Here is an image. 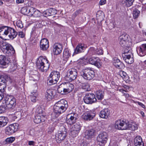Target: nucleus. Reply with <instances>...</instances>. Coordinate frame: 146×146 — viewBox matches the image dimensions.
Here are the masks:
<instances>
[{"mask_svg":"<svg viewBox=\"0 0 146 146\" xmlns=\"http://www.w3.org/2000/svg\"><path fill=\"white\" fill-rule=\"evenodd\" d=\"M0 48L3 52L8 56H11L15 52V50L11 45L6 42H3Z\"/></svg>","mask_w":146,"mask_h":146,"instance_id":"423d86ee","label":"nucleus"},{"mask_svg":"<svg viewBox=\"0 0 146 146\" xmlns=\"http://www.w3.org/2000/svg\"><path fill=\"white\" fill-rule=\"evenodd\" d=\"M134 142L135 146H144L142 139L140 136H137L135 137Z\"/></svg>","mask_w":146,"mask_h":146,"instance_id":"bb28decb","label":"nucleus"},{"mask_svg":"<svg viewBox=\"0 0 146 146\" xmlns=\"http://www.w3.org/2000/svg\"><path fill=\"white\" fill-rule=\"evenodd\" d=\"M140 113L141 115H142L143 117H145V113L143 111H140Z\"/></svg>","mask_w":146,"mask_h":146,"instance_id":"338daca9","label":"nucleus"},{"mask_svg":"<svg viewBox=\"0 0 146 146\" xmlns=\"http://www.w3.org/2000/svg\"><path fill=\"white\" fill-rule=\"evenodd\" d=\"M24 1V0H16V3L18 4L21 3H23Z\"/></svg>","mask_w":146,"mask_h":146,"instance_id":"69168bd1","label":"nucleus"},{"mask_svg":"<svg viewBox=\"0 0 146 146\" xmlns=\"http://www.w3.org/2000/svg\"><path fill=\"white\" fill-rule=\"evenodd\" d=\"M18 35L19 37L22 38H23L25 36L24 33L21 31L19 32Z\"/></svg>","mask_w":146,"mask_h":146,"instance_id":"680f3d73","label":"nucleus"},{"mask_svg":"<svg viewBox=\"0 0 146 146\" xmlns=\"http://www.w3.org/2000/svg\"><path fill=\"white\" fill-rule=\"evenodd\" d=\"M18 126L16 124H13L7 127L5 129V133L8 135L12 134L17 131L18 129Z\"/></svg>","mask_w":146,"mask_h":146,"instance_id":"2eb2a0df","label":"nucleus"},{"mask_svg":"<svg viewBox=\"0 0 146 146\" xmlns=\"http://www.w3.org/2000/svg\"><path fill=\"white\" fill-rule=\"evenodd\" d=\"M81 125L80 123L79 122L75 124L73 126L71 129L72 130H74L76 131L79 132L81 130Z\"/></svg>","mask_w":146,"mask_h":146,"instance_id":"c9c22d12","label":"nucleus"},{"mask_svg":"<svg viewBox=\"0 0 146 146\" xmlns=\"http://www.w3.org/2000/svg\"><path fill=\"white\" fill-rule=\"evenodd\" d=\"M41 12L36 9L32 16L35 17H39L41 15Z\"/></svg>","mask_w":146,"mask_h":146,"instance_id":"8fccbe9b","label":"nucleus"},{"mask_svg":"<svg viewBox=\"0 0 146 146\" xmlns=\"http://www.w3.org/2000/svg\"><path fill=\"white\" fill-rule=\"evenodd\" d=\"M82 88L85 91H89L90 90L89 85L88 83H84L82 84Z\"/></svg>","mask_w":146,"mask_h":146,"instance_id":"4c0bfd02","label":"nucleus"},{"mask_svg":"<svg viewBox=\"0 0 146 146\" xmlns=\"http://www.w3.org/2000/svg\"><path fill=\"white\" fill-rule=\"evenodd\" d=\"M80 75L84 79L90 80L94 77L95 72L93 68H88L83 69L80 72Z\"/></svg>","mask_w":146,"mask_h":146,"instance_id":"0eeeda50","label":"nucleus"},{"mask_svg":"<svg viewBox=\"0 0 146 146\" xmlns=\"http://www.w3.org/2000/svg\"><path fill=\"white\" fill-rule=\"evenodd\" d=\"M54 90L52 89L47 90L45 93V97L48 101H50L54 96Z\"/></svg>","mask_w":146,"mask_h":146,"instance_id":"a878e982","label":"nucleus"},{"mask_svg":"<svg viewBox=\"0 0 146 146\" xmlns=\"http://www.w3.org/2000/svg\"><path fill=\"white\" fill-rule=\"evenodd\" d=\"M60 73L56 71H53L48 77L47 82L50 85L56 83L60 77Z\"/></svg>","mask_w":146,"mask_h":146,"instance_id":"6e6552de","label":"nucleus"},{"mask_svg":"<svg viewBox=\"0 0 146 146\" xmlns=\"http://www.w3.org/2000/svg\"><path fill=\"white\" fill-rule=\"evenodd\" d=\"M36 9L33 7H29L28 16H32L33 15Z\"/></svg>","mask_w":146,"mask_h":146,"instance_id":"49530a36","label":"nucleus"},{"mask_svg":"<svg viewBox=\"0 0 146 146\" xmlns=\"http://www.w3.org/2000/svg\"><path fill=\"white\" fill-rule=\"evenodd\" d=\"M57 11L55 9L50 8L43 11L42 14L44 17H47L48 16L55 15L57 14Z\"/></svg>","mask_w":146,"mask_h":146,"instance_id":"aec40b11","label":"nucleus"},{"mask_svg":"<svg viewBox=\"0 0 146 146\" xmlns=\"http://www.w3.org/2000/svg\"><path fill=\"white\" fill-rule=\"evenodd\" d=\"M110 111L108 109H104L101 110L99 113L100 117L102 118L107 119L110 114Z\"/></svg>","mask_w":146,"mask_h":146,"instance_id":"b1692460","label":"nucleus"},{"mask_svg":"<svg viewBox=\"0 0 146 146\" xmlns=\"http://www.w3.org/2000/svg\"><path fill=\"white\" fill-rule=\"evenodd\" d=\"M82 11V9H80L76 10L72 15V17L75 18L77 15L80 13Z\"/></svg>","mask_w":146,"mask_h":146,"instance_id":"864d4df0","label":"nucleus"},{"mask_svg":"<svg viewBox=\"0 0 146 146\" xmlns=\"http://www.w3.org/2000/svg\"><path fill=\"white\" fill-rule=\"evenodd\" d=\"M104 92L99 90L96 92V96L98 100H102L104 97Z\"/></svg>","mask_w":146,"mask_h":146,"instance_id":"473e14b6","label":"nucleus"},{"mask_svg":"<svg viewBox=\"0 0 146 146\" xmlns=\"http://www.w3.org/2000/svg\"><path fill=\"white\" fill-rule=\"evenodd\" d=\"M42 44L49 45L48 40L46 38H43L40 41V44Z\"/></svg>","mask_w":146,"mask_h":146,"instance_id":"3c124183","label":"nucleus"},{"mask_svg":"<svg viewBox=\"0 0 146 146\" xmlns=\"http://www.w3.org/2000/svg\"><path fill=\"white\" fill-rule=\"evenodd\" d=\"M96 50L93 47H91L88 50V53L90 55L96 54Z\"/></svg>","mask_w":146,"mask_h":146,"instance_id":"37998d69","label":"nucleus"},{"mask_svg":"<svg viewBox=\"0 0 146 146\" xmlns=\"http://www.w3.org/2000/svg\"><path fill=\"white\" fill-rule=\"evenodd\" d=\"M132 54L131 53V54L129 53H125L124 52L122 54V56L123 58L124 57V56H125V57L128 56H132Z\"/></svg>","mask_w":146,"mask_h":146,"instance_id":"bf43d9fd","label":"nucleus"},{"mask_svg":"<svg viewBox=\"0 0 146 146\" xmlns=\"http://www.w3.org/2000/svg\"><path fill=\"white\" fill-rule=\"evenodd\" d=\"M113 63L114 65L117 68L122 69L125 67L124 64L117 58H114Z\"/></svg>","mask_w":146,"mask_h":146,"instance_id":"5701e85b","label":"nucleus"},{"mask_svg":"<svg viewBox=\"0 0 146 146\" xmlns=\"http://www.w3.org/2000/svg\"><path fill=\"white\" fill-rule=\"evenodd\" d=\"M36 66L40 70L43 72L49 69L50 64L46 58L40 56L36 61Z\"/></svg>","mask_w":146,"mask_h":146,"instance_id":"20e7f679","label":"nucleus"},{"mask_svg":"<svg viewBox=\"0 0 146 146\" xmlns=\"http://www.w3.org/2000/svg\"><path fill=\"white\" fill-rule=\"evenodd\" d=\"M5 106H0V114L5 112Z\"/></svg>","mask_w":146,"mask_h":146,"instance_id":"4d7b16f0","label":"nucleus"},{"mask_svg":"<svg viewBox=\"0 0 146 146\" xmlns=\"http://www.w3.org/2000/svg\"><path fill=\"white\" fill-rule=\"evenodd\" d=\"M8 122V118L4 116L0 117V128L6 126Z\"/></svg>","mask_w":146,"mask_h":146,"instance_id":"cd10ccee","label":"nucleus"},{"mask_svg":"<svg viewBox=\"0 0 146 146\" xmlns=\"http://www.w3.org/2000/svg\"><path fill=\"white\" fill-rule=\"evenodd\" d=\"M94 132L95 131L93 129L86 130L85 132V137L88 139L91 138Z\"/></svg>","mask_w":146,"mask_h":146,"instance_id":"c85d7f7f","label":"nucleus"},{"mask_svg":"<svg viewBox=\"0 0 146 146\" xmlns=\"http://www.w3.org/2000/svg\"><path fill=\"white\" fill-rule=\"evenodd\" d=\"M84 102L88 104H91L96 102L97 100L95 95L93 93L86 94L83 99Z\"/></svg>","mask_w":146,"mask_h":146,"instance_id":"f8f14e48","label":"nucleus"},{"mask_svg":"<svg viewBox=\"0 0 146 146\" xmlns=\"http://www.w3.org/2000/svg\"><path fill=\"white\" fill-rule=\"evenodd\" d=\"M44 115H40L36 114L35 116V119H34V122L36 123H40L42 121H44Z\"/></svg>","mask_w":146,"mask_h":146,"instance_id":"c756f323","label":"nucleus"},{"mask_svg":"<svg viewBox=\"0 0 146 146\" xmlns=\"http://www.w3.org/2000/svg\"><path fill=\"white\" fill-rule=\"evenodd\" d=\"M77 75L76 69L72 68L69 70L67 71V74L64 77V79L66 81L71 82L76 78Z\"/></svg>","mask_w":146,"mask_h":146,"instance_id":"1a4fd4ad","label":"nucleus"},{"mask_svg":"<svg viewBox=\"0 0 146 146\" xmlns=\"http://www.w3.org/2000/svg\"><path fill=\"white\" fill-rule=\"evenodd\" d=\"M124 56V57L123 58V59L126 63L131 64L133 62L134 60L132 55L126 57H125V56Z\"/></svg>","mask_w":146,"mask_h":146,"instance_id":"2f4dec72","label":"nucleus"},{"mask_svg":"<svg viewBox=\"0 0 146 146\" xmlns=\"http://www.w3.org/2000/svg\"><path fill=\"white\" fill-rule=\"evenodd\" d=\"M96 115V112L94 110H90L84 113L82 116L84 120L90 121L93 119Z\"/></svg>","mask_w":146,"mask_h":146,"instance_id":"ddd939ff","label":"nucleus"},{"mask_svg":"<svg viewBox=\"0 0 146 146\" xmlns=\"http://www.w3.org/2000/svg\"><path fill=\"white\" fill-rule=\"evenodd\" d=\"M9 62L6 56L3 55H0V64L2 65L6 66L8 64Z\"/></svg>","mask_w":146,"mask_h":146,"instance_id":"7c9ffc66","label":"nucleus"},{"mask_svg":"<svg viewBox=\"0 0 146 146\" xmlns=\"http://www.w3.org/2000/svg\"><path fill=\"white\" fill-rule=\"evenodd\" d=\"M36 112L37 113V114L40 115H44L43 111L42 109L40 106H38L36 110Z\"/></svg>","mask_w":146,"mask_h":146,"instance_id":"a18cd8bd","label":"nucleus"},{"mask_svg":"<svg viewBox=\"0 0 146 146\" xmlns=\"http://www.w3.org/2000/svg\"><path fill=\"white\" fill-rule=\"evenodd\" d=\"M35 142L34 141H28V145H29L34 146L35 145Z\"/></svg>","mask_w":146,"mask_h":146,"instance_id":"052dcab7","label":"nucleus"},{"mask_svg":"<svg viewBox=\"0 0 146 146\" xmlns=\"http://www.w3.org/2000/svg\"><path fill=\"white\" fill-rule=\"evenodd\" d=\"M15 140V138L13 137H11L7 138L5 140L7 143H11Z\"/></svg>","mask_w":146,"mask_h":146,"instance_id":"09e8293b","label":"nucleus"},{"mask_svg":"<svg viewBox=\"0 0 146 146\" xmlns=\"http://www.w3.org/2000/svg\"><path fill=\"white\" fill-rule=\"evenodd\" d=\"M16 23L17 26L18 27L22 28L23 27V25L21 21L19 20Z\"/></svg>","mask_w":146,"mask_h":146,"instance_id":"5fc2aeb1","label":"nucleus"},{"mask_svg":"<svg viewBox=\"0 0 146 146\" xmlns=\"http://www.w3.org/2000/svg\"><path fill=\"white\" fill-rule=\"evenodd\" d=\"M77 118L76 114H69L67 115L66 118V123L70 125H72L76 122Z\"/></svg>","mask_w":146,"mask_h":146,"instance_id":"a211bd4d","label":"nucleus"},{"mask_svg":"<svg viewBox=\"0 0 146 146\" xmlns=\"http://www.w3.org/2000/svg\"><path fill=\"white\" fill-rule=\"evenodd\" d=\"M123 96H125L126 98H128L129 97V95L128 94L124 93Z\"/></svg>","mask_w":146,"mask_h":146,"instance_id":"774afa93","label":"nucleus"},{"mask_svg":"<svg viewBox=\"0 0 146 146\" xmlns=\"http://www.w3.org/2000/svg\"><path fill=\"white\" fill-rule=\"evenodd\" d=\"M96 54L102 55L103 54V50L102 48H99L96 50Z\"/></svg>","mask_w":146,"mask_h":146,"instance_id":"603ef678","label":"nucleus"},{"mask_svg":"<svg viewBox=\"0 0 146 146\" xmlns=\"http://www.w3.org/2000/svg\"><path fill=\"white\" fill-rule=\"evenodd\" d=\"M66 136L65 131H58L55 135V139L58 143H60L63 141Z\"/></svg>","mask_w":146,"mask_h":146,"instance_id":"dca6fc26","label":"nucleus"},{"mask_svg":"<svg viewBox=\"0 0 146 146\" xmlns=\"http://www.w3.org/2000/svg\"><path fill=\"white\" fill-rule=\"evenodd\" d=\"M10 79V77L7 75H3L0 76V87L4 88L7 82Z\"/></svg>","mask_w":146,"mask_h":146,"instance_id":"412c9836","label":"nucleus"},{"mask_svg":"<svg viewBox=\"0 0 146 146\" xmlns=\"http://www.w3.org/2000/svg\"><path fill=\"white\" fill-rule=\"evenodd\" d=\"M40 49L42 51H46L49 48V45L42 44H40Z\"/></svg>","mask_w":146,"mask_h":146,"instance_id":"de8ad7c7","label":"nucleus"},{"mask_svg":"<svg viewBox=\"0 0 146 146\" xmlns=\"http://www.w3.org/2000/svg\"><path fill=\"white\" fill-rule=\"evenodd\" d=\"M134 0H124L123 2H124L127 7H129L131 6L133 3Z\"/></svg>","mask_w":146,"mask_h":146,"instance_id":"58836bf2","label":"nucleus"},{"mask_svg":"<svg viewBox=\"0 0 146 146\" xmlns=\"http://www.w3.org/2000/svg\"><path fill=\"white\" fill-rule=\"evenodd\" d=\"M38 95V93L36 90L31 93L30 96L32 102H36V97Z\"/></svg>","mask_w":146,"mask_h":146,"instance_id":"72a5a7b5","label":"nucleus"},{"mask_svg":"<svg viewBox=\"0 0 146 146\" xmlns=\"http://www.w3.org/2000/svg\"><path fill=\"white\" fill-rule=\"evenodd\" d=\"M28 10L29 8H27V7H24L21 8V12L24 15H28L29 13Z\"/></svg>","mask_w":146,"mask_h":146,"instance_id":"ea45409f","label":"nucleus"},{"mask_svg":"<svg viewBox=\"0 0 146 146\" xmlns=\"http://www.w3.org/2000/svg\"><path fill=\"white\" fill-rule=\"evenodd\" d=\"M140 11L138 9H134L133 12V17L134 19H136L137 18L140 13Z\"/></svg>","mask_w":146,"mask_h":146,"instance_id":"e433bc0d","label":"nucleus"},{"mask_svg":"<svg viewBox=\"0 0 146 146\" xmlns=\"http://www.w3.org/2000/svg\"><path fill=\"white\" fill-rule=\"evenodd\" d=\"M137 53L139 55L143 56L146 55V44L141 45L137 50Z\"/></svg>","mask_w":146,"mask_h":146,"instance_id":"4be33fe9","label":"nucleus"},{"mask_svg":"<svg viewBox=\"0 0 146 146\" xmlns=\"http://www.w3.org/2000/svg\"><path fill=\"white\" fill-rule=\"evenodd\" d=\"M79 132L74 130H72L70 133V135L73 137H76Z\"/></svg>","mask_w":146,"mask_h":146,"instance_id":"79ce46f5","label":"nucleus"},{"mask_svg":"<svg viewBox=\"0 0 146 146\" xmlns=\"http://www.w3.org/2000/svg\"><path fill=\"white\" fill-rule=\"evenodd\" d=\"M107 133L103 131L98 134L97 137V140L98 144L101 146H103L106 143L108 140Z\"/></svg>","mask_w":146,"mask_h":146,"instance_id":"9d476101","label":"nucleus"},{"mask_svg":"<svg viewBox=\"0 0 146 146\" xmlns=\"http://www.w3.org/2000/svg\"><path fill=\"white\" fill-rule=\"evenodd\" d=\"M120 44L122 46H125L128 42V35L126 34H123L119 37Z\"/></svg>","mask_w":146,"mask_h":146,"instance_id":"6ab92c4d","label":"nucleus"},{"mask_svg":"<svg viewBox=\"0 0 146 146\" xmlns=\"http://www.w3.org/2000/svg\"><path fill=\"white\" fill-rule=\"evenodd\" d=\"M74 85L69 83H64L60 85L58 92L61 94H65L71 92L74 88Z\"/></svg>","mask_w":146,"mask_h":146,"instance_id":"39448f33","label":"nucleus"},{"mask_svg":"<svg viewBox=\"0 0 146 146\" xmlns=\"http://www.w3.org/2000/svg\"><path fill=\"white\" fill-rule=\"evenodd\" d=\"M131 48L130 47H127L124 50V52L125 53H129L131 54V50H130Z\"/></svg>","mask_w":146,"mask_h":146,"instance_id":"13d9d810","label":"nucleus"},{"mask_svg":"<svg viewBox=\"0 0 146 146\" xmlns=\"http://www.w3.org/2000/svg\"><path fill=\"white\" fill-rule=\"evenodd\" d=\"M4 101L6 107L8 108L13 109L16 105V100L12 96H7Z\"/></svg>","mask_w":146,"mask_h":146,"instance_id":"9b49d317","label":"nucleus"},{"mask_svg":"<svg viewBox=\"0 0 146 146\" xmlns=\"http://www.w3.org/2000/svg\"><path fill=\"white\" fill-rule=\"evenodd\" d=\"M17 32L13 28L3 26L0 27V37H8L9 39H13L17 35Z\"/></svg>","mask_w":146,"mask_h":146,"instance_id":"f03ea898","label":"nucleus"},{"mask_svg":"<svg viewBox=\"0 0 146 146\" xmlns=\"http://www.w3.org/2000/svg\"><path fill=\"white\" fill-rule=\"evenodd\" d=\"M68 102L62 99L56 102L54 106V112L55 117H57L60 114L64 113L68 107Z\"/></svg>","mask_w":146,"mask_h":146,"instance_id":"7ed1b4c3","label":"nucleus"},{"mask_svg":"<svg viewBox=\"0 0 146 146\" xmlns=\"http://www.w3.org/2000/svg\"><path fill=\"white\" fill-rule=\"evenodd\" d=\"M80 146H89L88 144L85 142H83L81 143Z\"/></svg>","mask_w":146,"mask_h":146,"instance_id":"e2e57ef3","label":"nucleus"},{"mask_svg":"<svg viewBox=\"0 0 146 146\" xmlns=\"http://www.w3.org/2000/svg\"><path fill=\"white\" fill-rule=\"evenodd\" d=\"M89 63L94 65L98 68L102 67V62L98 57H90L88 60Z\"/></svg>","mask_w":146,"mask_h":146,"instance_id":"4468645a","label":"nucleus"},{"mask_svg":"<svg viewBox=\"0 0 146 146\" xmlns=\"http://www.w3.org/2000/svg\"><path fill=\"white\" fill-rule=\"evenodd\" d=\"M119 75L123 78L126 80L127 78V73L124 71H121L119 73Z\"/></svg>","mask_w":146,"mask_h":146,"instance_id":"c03bdc74","label":"nucleus"},{"mask_svg":"<svg viewBox=\"0 0 146 146\" xmlns=\"http://www.w3.org/2000/svg\"><path fill=\"white\" fill-rule=\"evenodd\" d=\"M63 49L62 45L59 43H56L52 46V51L55 54H58L61 53Z\"/></svg>","mask_w":146,"mask_h":146,"instance_id":"f3484780","label":"nucleus"},{"mask_svg":"<svg viewBox=\"0 0 146 146\" xmlns=\"http://www.w3.org/2000/svg\"><path fill=\"white\" fill-rule=\"evenodd\" d=\"M85 49V48L84 44H79L74 49V51L72 55L73 56L74 55L83 52Z\"/></svg>","mask_w":146,"mask_h":146,"instance_id":"393cba45","label":"nucleus"},{"mask_svg":"<svg viewBox=\"0 0 146 146\" xmlns=\"http://www.w3.org/2000/svg\"><path fill=\"white\" fill-rule=\"evenodd\" d=\"M106 3V0H100V5H102L105 4Z\"/></svg>","mask_w":146,"mask_h":146,"instance_id":"0e129e2a","label":"nucleus"},{"mask_svg":"<svg viewBox=\"0 0 146 146\" xmlns=\"http://www.w3.org/2000/svg\"><path fill=\"white\" fill-rule=\"evenodd\" d=\"M55 129V127L53 125H50L48 128L47 129V133L49 134H51L54 131Z\"/></svg>","mask_w":146,"mask_h":146,"instance_id":"a19ab883","label":"nucleus"},{"mask_svg":"<svg viewBox=\"0 0 146 146\" xmlns=\"http://www.w3.org/2000/svg\"><path fill=\"white\" fill-rule=\"evenodd\" d=\"M134 102V103L135 104H138L141 106V107H142L143 108H145V106L141 102H139L137 101H133Z\"/></svg>","mask_w":146,"mask_h":146,"instance_id":"6e6d98bb","label":"nucleus"},{"mask_svg":"<svg viewBox=\"0 0 146 146\" xmlns=\"http://www.w3.org/2000/svg\"><path fill=\"white\" fill-rule=\"evenodd\" d=\"M115 128L119 130H130L134 131L137 129V126L134 123H131L127 121L119 120L115 124Z\"/></svg>","mask_w":146,"mask_h":146,"instance_id":"f257e3e1","label":"nucleus"},{"mask_svg":"<svg viewBox=\"0 0 146 146\" xmlns=\"http://www.w3.org/2000/svg\"><path fill=\"white\" fill-rule=\"evenodd\" d=\"M71 55L70 52L68 49H65L63 52V57L66 59L69 58Z\"/></svg>","mask_w":146,"mask_h":146,"instance_id":"f704fd0d","label":"nucleus"}]
</instances>
